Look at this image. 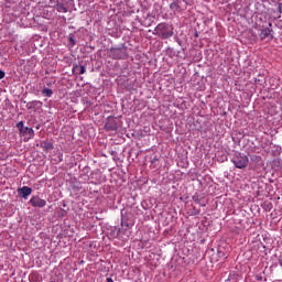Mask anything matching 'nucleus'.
<instances>
[{
    "instance_id": "5",
    "label": "nucleus",
    "mask_w": 282,
    "mask_h": 282,
    "mask_svg": "<svg viewBox=\"0 0 282 282\" xmlns=\"http://www.w3.org/2000/svg\"><path fill=\"white\" fill-rule=\"evenodd\" d=\"M122 127V120L118 117H108L105 122L106 131H118Z\"/></svg>"
},
{
    "instance_id": "23",
    "label": "nucleus",
    "mask_w": 282,
    "mask_h": 282,
    "mask_svg": "<svg viewBox=\"0 0 282 282\" xmlns=\"http://www.w3.org/2000/svg\"><path fill=\"white\" fill-rule=\"evenodd\" d=\"M68 41H69L72 47H74V45H76V39H74V33H70L68 35Z\"/></svg>"
},
{
    "instance_id": "6",
    "label": "nucleus",
    "mask_w": 282,
    "mask_h": 282,
    "mask_svg": "<svg viewBox=\"0 0 282 282\" xmlns=\"http://www.w3.org/2000/svg\"><path fill=\"white\" fill-rule=\"evenodd\" d=\"M17 129L22 138H25V135H28L26 140H32V138H34V129L25 127L23 121L17 123Z\"/></svg>"
},
{
    "instance_id": "15",
    "label": "nucleus",
    "mask_w": 282,
    "mask_h": 282,
    "mask_svg": "<svg viewBox=\"0 0 282 282\" xmlns=\"http://www.w3.org/2000/svg\"><path fill=\"white\" fill-rule=\"evenodd\" d=\"M85 72H87V68H85V66H83V65L75 64L73 66V73L74 74L83 75V74H85Z\"/></svg>"
},
{
    "instance_id": "30",
    "label": "nucleus",
    "mask_w": 282,
    "mask_h": 282,
    "mask_svg": "<svg viewBox=\"0 0 282 282\" xmlns=\"http://www.w3.org/2000/svg\"><path fill=\"white\" fill-rule=\"evenodd\" d=\"M84 172L87 174L89 173V166L84 167Z\"/></svg>"
},
{
    "instance_id": "13",
    "label": "nucleus",
    "mask_w": 282,
    "mask_h": 282,
    "mask_svg": "<svg viewBox=\"0 0 282 282\" xmlns=\"http://www.w3.org/2000/svg\"><path fill=\"white\" fill-rule=\"evenodd\" d=\"M57 12L67 13L69 10L67 9V4L64 2L57 1V3L54 6Z\"/></svg>"
},
{
    "instance_id": "25",
    "label": "nucleus",
    "mask_w": 282,
    "mask_h": 282,
    "mask_svg": "<svg viewBox=\"0 0 282 282\" xmlns=\"http://www.w3.org/2000/svg\"><path fill=\"white\" fill-rule=\"evenodd\" d=\"M110 155H112V159L116 161L117 158H118V152L111 150V151H110Z\"/></svg>"
},
{
    "instance_id": "14",
    "label": "nucleus",
    "mask_w": 282,
    "mask_h": 282,
    "mask_svg": "<svg viewBox=\"0 0 282 282\" xmlns=\"http://www.w3.org/2000/svg\"><path fill=\"white\" fill-rule=\"evenodd\" d=\"M40 147L44 150V151H52L54 149V143L50 142V141H41L40 142Z\"/></svg>"
},
{
    "instance_id": "28",
    "label": "nucleus",
    "mask_w": 282,
    "mask_h": 282,
    "mask_svg": "<svg viewBox=\"0 0 282 282\" xmlns=\"http://www.w3.org/2000/svg\"><path fill=\"white\" fill-rule=\"evenodd\" d=\"M6 78V72L0 69V80Z\"/></svg>"
},
{
    "instance_id": "9",
    "label": "nucleus",
    "mask_w": 282,
    "mask_h": 282,
    "mask_svg": "<svg viewBox=\"0 0 282 282\" xmlns=\"http://www.w3.org/2000/svg\"><path fill=\"white\" fill-rule=\"evenodd\" d=\"M29 204H31L33 208H45V206H47V200L41 198L39 195H35L31 197Z\"/></svg>"
},
{
    "instance_id": "18",
    "label": "nucleus",
    "mask_w": 282,
    "mask_h": 282,
    "mask_svg": "<svg viewBox=\"0 0 282 282\" xmlns=\"http://www.w3.org/2000/svg\"><path fill=\"white\" fill-rule=\"evenodd\" d=\"M250 162L251 164H261L262 158L261 155L252 154L250 155Z\"/></svg>"
},
{
    "instance_id": "22",
    "label": "nucleus",
    "mask_w": 282,
    "mask_h": 282,
    "mask_svg": "<svg viewBox=\"0 0 282 282\" xmlns=\"http://www.w3.org/2000/svg\"><path fill=\"white\" fill-rule=\"evenodd\" d=\"M166 55H167L170 58H173V56H175V50H174V48H171V47H167V50H166Z\"/></svg>"
},
{
    "instance_id": "1",
    "label": "nucleus",
    "mask_w": 282,
    "mask_h": 282,
    "mask_svg": "<svg viewBox=\"0 0 282 282\" xmlns=\"http://www.w3.org/2000/svg\"><path fill=\"white\" fill-rule=\"evenodd\" d=\"M153 34L159 36V39H163V40L171 39V36L175 34L173 24H169L166 22L159 23L155 26Z\"/></svg>"
},
{
    "instance_id": "20",
    "label": "nucleus",
    "mask_w": 282,
    "mask_h": 282,
    "mask_svg": "<svg viewBox=\"0 0 282 282\" xmlns=\"http://www.w3.org/2000/svg\"><path fill=\"white\" fill-rule=\"evenodd\" d=\"M225 282H239V275L235 273H230L228 279Z\"/></svg>"
},
{
    "instance_id": "19",
    "label": "nucleus",
    "mask_w": 282,
    "mask_h": 282,
    "mask_svg": "<svg viewBox=\"0 0 282 282\" xmlns=\"http://www.w3.org/2000/svg\"><path fill=\"white\" fill-rule=\"evenodd\" d=\"M42 95L45 96L46 98H52V96L54 95V91L52 90V88L44 87L42 90Z\"/></svg>"
},
{
    "instance_id": "24",
    "label": "nucleus",
    "mask_w": 282,
    "mask_h": 282,
    "mask_svg": "<svg viewBox=\"0 0 282 282\" xmlns=\"http://www.w3.org/2000/svg\"><path fill=\"white\" fill-rule=\"evenodd\" d=\"M61 3H65L66 6H72V3H74V0H61Z\"/></svg>"
},
{
    "instance_id": "31",
    "label": "nucleus",
    "mask_w": 282,
    "mask_h": 282,
    "mask_svg": "<svg viewBox=\"0 0 282 282\" xmlns=\"http://www.w3.org/2000/svg\"><path fill=\"white\" fill-rule=\"evenodd\" d=\"M194 210H195L194 215H199V209H194Z\"/></svg>"
},
{
    "instance_id": "29",
    "label": "nucleus",
    "mask_w": 282,
    "mask_h": 282,
    "mask_svg": "<svg viewBox=\"0 0 282 282\" xmlns=\"http://www.w3.org/2000/svg\"><path fill=\"white\" fill-rule=\"evenodd\" d=\"M131 155H137V158L140 155V152L131 151Z\"/></svg>"
},
{
    "instance_id": "2",
    "label": "nucleus",
    "mask_w": 282,
    "mask_h": 282,
    "mask_svg": "<svg viewBox=\"0 0 282 282\" xmlns=\"http://www.w3.org/2000/svg\"><path fill=\"white\" fill-rule=\"evenodd\" d=\"M135 225V214L128 213L127 209H121V228L122 230H131Z\"/></svg>"
},
{
    "instance_id": "3",
    "label": "nucleus",
    "mask_w": 282,
    "mask_h": 282,
    "mask_svg": "<svg viewBox=\"0 0 282 282\" xmlns=\"http://www.w3.org/2000/svg\"><path fill=\"white\" fill-rule=\"evenodd\" d=\"M110 58L115 61H124L129 58L128 47L124 44H121L119 47H111L109 51Z\"/></svg>"
},
{
    "instance_id": "17",
    "label": "nucleus",
    "mask_w": 282,
    "mask_h": 282,
    "mask_svg": "<svg viewBox=\"0 0 282 282\" xmlns=\"http://www.w3.org/2000/svg\"><path fill=\"white\" fill-rule=\"evenodd\" d=\"M154 21H155V18H154V17L148 15V17L143 20L142 25H143L144 28H149V26H151V23H153Z\"/></svg>"
},
{
    "instance_id": "7",
    "label": "nucleus",
    "mask_w": 282,
    "mask_h": 282,
    "mask_svg": "<svg viewBox=\"0 0 282 282\" xmlns=\"http://www.w3.org/2000/svg\"><path fill=\"white\" fill-rule=\"evenodd\" d=\"M260 41H272L274 39V31L272 30V22L268 23V26L260 30Z\"/></svg>"
},
{
    "instance_id": "27",
    "label": "nucleus",
    "mask_w": 282,
    "mask_h": 282,
    "mask_svg": "<svg viewBox=\"0 0 282 282\" xmlns=\"http://www.w3.org/2000/svg\"><path fill=\"white\" fill-rule=\"evenodd\" d=\"M256 281H263V275L262 274L256 275Z\"/></svg>"
},
{
    "instance_id": "8",
    "label": "nucleus",
    "mask_w": 282,
    "mask_h": 282,
    "mask_svg": "<svg viewBox=\"0 0 282 282\" xmlns=\"http://www.w3.org/2000/svg\"><path fill=\"white\" fill-rule=\"evenodd\" d=\"M186 8H188V2L186 0H173L170 4V10H172V12H184Z\"/></svg>"
},
{
    "instance_id": "33",
    "label": "nucleus",
    "mask_w": 282,
    "mask_h": 282,
    "mask_svg": "<svg viewBox=\"0 0 282 282\" xmlns=\"http://www.w3.org/2000/svg\"><path fill=\"white\" fill-rule=\"evenodd\" d=\"M178 45H182V40L177 39Z\"/></svg>"
},
{
    "instance_id": "16",
    "label": "nucleus",
    "mask_w": 282,
    "mask_h": 282,
    "mask_svg": "<svg viewBox=\"0 0 282 282\" xmlns=\"http://www.w3.org/2000/svg\"><path fill=\"white\" fill-rule=\"evenodd\" d=\"M145 162H151V164L158 166V164L160 163V158L158 156V154H153V156H145Z\"/></svg>"
},
{
    "instance_id": "21",
    "label": "nucleus",
    "mask_w": 282,
    "mask_h": 282,
    "mask_svg": "<svg viewBox=\"0 0 282 282\" xmlns=\"http://www.w3.org/2000/svg\"><path fill=\"white\" fill-rule=\"evenodd\" d=\"M192 199H193V202H194L195 204H198V205H200L202 207L206 206L205 203H202V198H199V195H197V194L194 195Z\"/></svg>"
},
{
    "instance_id": "4",
    "label": "nucleus",
    "mask_w": 282,
    "mask_h": 282,
    "mask_svg": "<svg viewBox=\"0 0 282 282\" xmlns=\"http://www.w3.org/2000/svg\"><path fill=\"white\" fill-rule=\"evenodd\" d=\"M231 162L236 169H246V166H248L250 163V159L248 155L236 151L231 158Z\"/></svg>"
},
{
    "instance_id": "34",
    "label": "nucleus",
    "mask_w": 282,
    "mask_h": 282,
    "mask_svg": "<svg viewBox=\"0 0 282 282\" xmlns=\"http://www.w3.org/2000/svg\"><path fill=\"white\" fill-rule=\"evenodd\" d=\"M36 129H40V127L37 126Z\"/></svg>"
},
{
    "instance_id": "12",
    "label": "nucleus",
    "mask_w": 282,
    "mask_h": 282,
    "mask_svg": "<svg viewBox=\"0 0 282 282\" xmlns=\"http://www.w3.org/2000/svg\"><path fill=\"white\" fill-rule=\"evenodd\" d=\"M18 195L22 197V199H28L30 195H32V187L23 186L18 188Z\"/></svg>"
},
{
    "instance_id": "32",
    "label": "nucleus",
    "mask_w": 282,
    "mask_h": 282,
    "mask_svg": "<svg viewBox=\"0 0 282 282\" xmlns=\"http://www.w3.org/2000/svg\"><path fill=\"white\" fill-rule=\"evenodd\" d=\"M107 282H113V279L107 278Z\"/></svg>"
},
{
    "instance_id": "10",
    "label": "nucleus",
    "mask_w": 282,
    "mask_h": 282,
    "mask_svg": "<svg viewBox=\"0 0 282 282\" xmlns=\"http://www.w3.org/2000/svg\"><path fill=\"white\" fill-rule=\"evenodd\" d=\"M121 232H123V230L116 226H110L107 228L108 239H118V237H120Z\"/></svg>"
},
{
    "instance_id": "26",
    "label": "nucleus",
    "mask_w": 282,
    "mask_h": 282,
    "mask_svg": "<svg viewBox=\"0 0 282 282\" xmlns=\"http://www.w3.org/2000/svg\"><path fill=\"white\" fill-rule=\"evenodd\" d=\"M278 12L282 14V2L278 3Z\"/></svg>"
},
{
    "instance_id": "11",
    "label": "nucleus",
    "mask_w": 282,
    "mask_h": 282,
    "mask_svg": "<svg viewBox=\"0 0 282 282\" xmlns=\"http://www.w3.org/2000/svg\"><path fill=\"white\" fill-rule=\"evenodd\" d=\"M26 109L29 111H41V109H43V101L41 100H33L26 104Z\"/></svg>"
}]
</instances>
